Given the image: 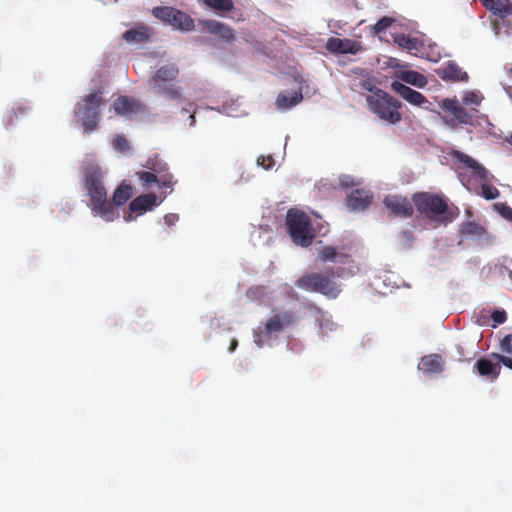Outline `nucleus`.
<instances>
[{
    "mask_svg": "<svg viewBox=\"0 0 512 512\" xmlns=\"http://www.w3.org/2000/svg\"><path fill=\"white\" fill-rule=\"evenodd\" d=\"M489 178L486 181H481V193L480 195L486 200H494L499 197V190L488 183Z\"/></svg>",
    "mask_w": 512,
    "mask_h": 512,
    "instance_id": "2f4dec72",
    "label": "nucleus"
},
{
    "mask_svg": "<svg viewBox=\"0 0 512 512\" xmlns=\"http://www.w3.org/2000/svg\"><path fill=\"white\" fill-rule=\"evenodd\" d=\"M491 359L489 358H480L476 362V369L479 375L487 377L490 380H495L498 378L501 366L500 364H503L505 367L512 369V358L498 354V353H491L490 355Z\"/></svg>",
    "mask_w": 512,
    "mask_h": 512,
    "instance_id": "9d476101",
    "label": "nucleus"
},
{
    "mask_svg": "<svg viewBox=\"0 0 512 512\" xmlns=\"http://www.w3.org/2000/svg\"><path fill=\"white\" fill-rule=\"evenodd\" d=\"M203 2L217 12H229L234 8L232 0H203Z\"/></svg>",
    "mask_w": 512,
    "mask_h": 512,
    "instance_id": "7c9ffc66",
    "label": "nucleus"
},
{
    "mask_svg": "<svg viewBox=\"0 0 512 512\" xmlns=\"http://www.w3.org/2000/svg\"><path fill=\"white\" fill-rule=\"evenodd\" d=\"M298 321L299 316L296 311L274 310L263 328L258 327L254 330V342L258 347H263L266 337L278 336L284 330L295 326Z\"/></svg>",
    "mask_w": 512,
    "mask_h": 512,
    "instance_id": "20e7f679",
    "label": "nucleus"
},
{
    "mask_svg": "<svg viewBox=\"0 0 512 512\" xmlns=\"http://www.w3.org/2000/svg\"><path fill=\"white\" fill-rule=\"evenodd\" d=\"M495 210L506 220L512 222V208L506 203L495 204Z\"/></svg>",
    "mask_w": 512,
    "mask_h": 512,
    "instance_id": "c9c22d12",
    "label": "nucleus"
},
{
    "mask_svg": "<svg viewBox=\"0 0 512 512\" xmlns=\"http://www.w3.org/2000/svg\"><path fill=\"white\" fill-rule=\"evenodd\" d=\"M500 348L503 352H506L508 354H512V334L506 335L501 341H500Z\"/></svg>",
    "mask_w": 512,
    "mask_h": 512,
    "instance_id": "4c0bfd02",
    "label": "nucleus"
},
{
    "mask_svg": "<svg viewBox=\"0 0 512 512\" xmlns=\"http://www.w3.org/2000/svg\"><path fill=\"white\" fill-rule=\"evenodd\" d=\"M442 108L451 113V115L460 124L474 125L475 117L466 108H464L456 99H444Z\"/></svg>",
    "mask_w": 512,
    "mask_h": 512,
    "instance_id": "4468645a",
    "label": "nucleus"
},
{
    "mask_svg": "<svg viewBox=\"0 0 512 512\" xmlns=\"http://www.w3.org/2000/svg\"><path fill=\"white\" fill-rule=\"evenodd\" d=\"M417 211L432 220H451L448 217V200L443 194L418 192L412 197Z\"/></svg>",
    "mask_w": 512,
    "mask_h": 512,
    "instance_id": "0eeeda50",
    "label": "nucleus"
},
{
    "mask_svg": "<svg viewBox=\"0 0 512 512\" xmlns=\"http://www.w3.org/2000/svg\"><path fill=\"white\" fill-rule=\"evenodd\" d=\"M511 74H512V69L510 70Z\"/></svg>",
    "mask_w": 512,
    "mask_h": 512,
    "instance_id": "3c124183",
    "label": "nucleus"
},
{
    "mask_svg": "<svg viewBox=\"0 0 512 512\" xmlns=\"http://www.w3.org/2000/svg\"><path fill=\"white\" fill-rule=\"evenodd\" d=\"M481 4L501 19L512 16V0H480Z\"/></svg>",
    "mask_w": 512,
    "mask_h": 512,
    "instance_id": "412c9836",
    "label": "nucleus"
},
{
    "mask_svg": "<svg viewBox=\"0 0 512 512\" xmlns=\"http://www.w3.org/2000/svg\"><path fill=\"white\" fill-rule=\"evenodd\" d=\"M437 75L445 81H468V74L458 64L449 61L444 67L436 70Z\"/></svg>",
    "mask_w": 512,
    "mask_h": 512,
    "instance_id": "4be33fe9",
    "label": "nucleus"
},
{
    "mask_svg": "<svg viewBox=\"0 0 512 512\" xmlns=\"http://www.w3.org/2000/svg\"><path fill=\"white\" fill-rule=\"evenodd\" d=\"M402 237L405 239V240H412L413 239V233L409 230L407 231H403L402 232Z\"/></svg>",
    "mask_w": 512,
    "mask_h": 512,
    "instance_id": "37998d69",
    "label": "nucleus"
},
{
    "mask_svg": "<svg viewBox=\"0 0 512 512\" xmlns=\"http://www.w3.org/2000/svg\"><path fill=\"white\" fill-rule=\"evenodd\" d=\"M358 87L363 89V90H366V91H369L371 92L372 94H374L375 90L378 89L374 84H373V81L371 79H361L358 83Z\"/></svg>",
    "mask_w": 512,
    "mask_h": 512,
    "instance_id": "58836bf2",
    "label": "nucleus"
},
{
    "mask_svg": "<svg viewBox=\"0 0 512 512\" xmlns=\"http://www.w3.org/2000/svg\"><path fill=\"white\" fill-rule=\"evenodd\" d=\"M461 236L472 239L481 247L492 245L495 237L487 230L484 225L475 221H465L459 228Z\"/></svg>",
    "mask_w": 512,
    "mask_h": 512,
    "instance_id": "9b49d317",
    "label": "nucleus"
},
{
    "mask_svg": "<svg viewBox=\"0 0 512 512\" xmlns=\"http://www.w3.org/2000/svg\"><path fill=\"white\" fill-rule=\"evenodd\" d=\"M396 77L400 81L413 85L418 88H423L427 85V78L414 70H400L396 72Z\"/></svg>",
    "mask_w": 512,
    "mask_h": 512,
    "instance_id": "a878e982",
    "label": "nucleus"
},
{
    "mask_svg": "<svg viewBox=\"0 0 512 512\" xmlns=\"http://www.w3.org/2000/svg\"><path fill=\"white\" fill-rule=\"evenodd\" d=\"M391 89L412 105L421 107L428 103V100L422 93L413 90L400 81H393L391 83Z\"/></svg>",
    "mask_w": 512,
    "mask_h": 512,
    "instance_id": "a211bd4d",
    "label": "nucleus"
},
{
    "mask_svg": "<svg viewBox=\"0 0 512 512\" xmlns=\"http://www.w3.org/2000/svg\"><path fill=\"white\" fill-rule=\"evenodd\" d=\"M136 176L138 177L144 188H150L152 185L155 184L160 188V177L157 176L156 173H153L149 170L138 171L136 172Z\"/></svg>",
    "mask_w": 512,
    "mask_h": 512,
    "instance_id": "c756f323",
    "label": "nucleus"
},
{
    "mask_svg": "<svg viewBox=\"0 0 512 512\" xmlns=\"http://www.w3.org/2000/svg\"><path fill=\"white\" fill-rule=\"evenodd\" d=\"M452 156L453 159L462 164L464 168L470 169L473 176L477 177L480 181H486L489 178L490 174L488 170L469 155L455 150Z\"/></svg>",
    "mask_w": 512,
    "mask_h": 512,
    "instance_id": "2eb2a0df",
    "label": "nucleus"
},
{
    "mask_svg": "<svg viewBox=\"0 0 512 512\" xmlns=\"http://www.w3.org/2000/svg\"><path fill=\"white\" fill-rule=\"evenodd\" d=\"M237 344H238V343H237V341H236V340H232L231 345H230V348H229L230 352H233V351L236 349Z\"/></svg>",
    "mask_w": 512,
    "mask_h": 512,
    "instance_id": "49530a36",
    "label": "nucleus"
},
{
    "mask_svg": "<svg viewBox=\"0 0 512 512\" xmlns=\"http://www.w3.org/2000/svg\"><path fill=\"white\" fill-rule=\"evenodd\" d=\"M286 226L292 241L301 247L312 244L315 234L310 217L298 209H289L286 215Z\"/></svg>",
    "mask_w": 512,
    "mask_h": 512,
    "instance_id": "423d86ee",
    "label": "nucleus"
},
{
    "mask_svg": "<svg viewBox=\"0 0 512 512\" xmlns=\"http://www.w3.org/2000/svg\"><path fill=\"white\" fill-rule=\"evenodd\" d=\"M132 195V185L128 181L124 180L114 191L111 203L113 204V207L124 205Z\"/></svg>",
    "mask_w": 512,
    "mask_h": 512,
    "instance_id": "c85d7f7f",
    "label": "nucleus"
},
{
    "mask_svg": "<svg viewBox=\"0 0 512 512\" xmlns=\"http://www.w3.org/2000/svg\"><path fill=\"white\" fill-rule=\"evenodd\" d=\"M345 269L327 268L325 274L320 272L305 274L300 277L295 285L308 292L320 293L328 298H336L340 293L339 285L333 280L336 277H342Z\"/></svg>",
    "mask_w": 512,
    "mask_h": 512,
    "instance_id": "f03ea898",
    "label": "nucleus"
},
{
    "mask_svg": "<svg viewBox=\"0 0 512 512\" xmlns=\"http://www.w3.org/2000/svg\"><path fill=\"white\" fill-rule=\"evenodd\" d=\"M339 181H340L341 186L345 187V188L352 187V186L356 185V183L354 182V179L349 175H342L339 178Z\"/></svg>",
    "mask_w": 512,
    "mask_h": 512,
    "instance_id": "a19ab883",
    "label": "nucleus"
},
{
    "mask_svg": "<svg viewBox=\"0 0 512 512\" xmlns=\"http://www.w3.org/2000/svg\"><path fill=\"white\" fill-rule=\"evenodd\" d=\"M84 183L90 197L88 206L93 215L100 216L106 222L113 221L117 216V211L107 199L101 171L98 168H89L85 173Z\"/></svg>",
    "mask_w": 512,
    "mask_h": 512,
    "instance_id": "f257e3e1",
    "label": "nucleus"
},
{
    "mask_svg": "<svg viewBox=\"0 0 512 512\" xmlns=\"http://www.w3.org/2000/svg\"><path fill=\"white\" fill-rule=\"evenodd\" d=\"M474 98H475V95H474V94H471V96H467V97H465L464 101H465V103H469V102H471V103H472V102H476Z\"/></svg>",
    "mask_w": 512,
    "mask_h": 512,
    "instance_id": "a18cd8bd",
    "label": "nucleus"
},
{
    "mask_svg": "<svg viewBox=\"0 0 512 512\" xmlns=\"http://www.w3.org/2000/svg\"><path fill=\"white\" fill-rule=\"evenodd\" d=\"M103 103L102 91L90 93L77 103L75 115L79 118L85 133L94 131L100 121V106Z\"/></svg>",
    "mask_w": 512,
    "mask_h": 512,
    "instance_id": "6e6552de",
    "label": "nucleus"
},
{
    "mask_svg": "<svg viewBox=\"0 0 512 512\" xmlns=\"http://www.w3.org/2000/svg\"><path fill=\"white\" fill-rule=\"evenodd\" d=\"M115 112L119 115L131 116L133 114H140L145 111V105L140 101L128 97L119 96L113 103Z\"/></svg>",
    "mask_w": 512,
    "mask_h": 512,
    "instance_id": "f3484780",
    "label": "nucleus"
},
{
    "mask_svg": "<svg viewBox=\"0 0 512 512\" xmlns=\"http://www.w3.org/2000/svg\"><path fill=\"white\" fill-rule=\"evenodd\" d=\"M372 201V194L368 190L355 189L347 197V207L351 211L366 209Z\"/></svg>",
    "mask_w": 512,
    "mask_h": 512,
    "instance_id": "aec40b11",
    "label": "nucleus"
},
{
    "mask_svg": "<svg viewBox=\"0 0 512 512\" xmlns=\"http://www.w3.org/2000/svg\"><path fill=\"white\" fill-rule=\"evenodd\" d=\"M206 29L223 40L230 41L234 38V30L228 25L216 20L205 21Z\"/></svg>",
    "mask_w": 512,
    "mask_h": 512,
    "instance_id": "bb28decb",
    "label": "nucleus"
},
{
    "mask_svg": "<svg viewBox=\"0 0 512 512\" xmlns=\"http://www.w3.org/2000/svg\"><path fill=\"white\" fill-rule=\"evenodd\" d=\"M180 74L178 66L168 63L159 67L149 79L153 91L171 101L181 102L183 100L182 88L174 83Z\"/></svg>",
    "mask_w": 512,
    "mask_h": 512,
    "instance_id": "7ed1b4c3",
    "label": "nucleus"
},
{
    "mask_svg": "<svg viewBox=\"0 0 512 512\" xmlns=\"http://www.w3.org/2000/svg\"><path fill=\"white\" fill-rule=\"evenodd\" d=\"M113 145L114 148L120 152H126L130 149L129 142L123 135H116Z\"/></svg>",
    "mask_w": 512,
    "mask_h": 512,
    "instance_id": "f704fd0d",
    "label": "nucleus"
},
{
    "mask_svg": "<svg viewBox=\"0 0 512 512\" xmlns=\"http://www.w3.org/2000/svg\"><path fill=\"white\" fill-rule=\"evenodd\" d=\"M492 320L497 324H502L507 319V314L504 310H496L491 315Z\"/></svg>",
    "mask_w": 512,
    "mask_h": 512,
    "instance_id": "ea45409f",
    "label": "nucleus"
},
{
    "mask_svg": "<svg viewBox=\"0 0 512 512\" xmlns=\"http://www.w3.org/2000/svg\"><path fill=\"white\" fill-rule=\"evenodd\" d=\"M507 141L512 146V135L507 139Z\"/></svg>",
    "mask_w": 512,
    "mask_h": 512,
    "instance_id": "8fccbe9b",
    "label": "nucleus"
},
{
    "mask_svg": "<svg viewBox=\"0 0 512 512\" xmlns=\"http://www.w3.org/2000/svg\"><path fill=\"white\" fill-rule=\"evenodd\" d=\"M369 110L381 120L389 124H397L402 120L401 102L382 89H376L374 94L366 97Z\"/></svg>",
    "mask_w": 512,
    "mask_h": 512,
    "instance_id": "39448f33",
    "label": "nucleus"
},
{
    "mask_svg": "<svg viewBox=\"0 0 512 512\" xmlns=\"http://www.w3.org/2000/svg\"><path fill=\"white\" fill-rule=\"evenodd\" d=\"M395 42L407 50L417 49L418 40L404 34L395 37Z\"/></svg>",
    "mask_w": 512,
    "mask_h": 512,
    "instance_id": "473e14b6",
    "label": "nucleus"
},
{
    "mask_svg": "<svg viewBox=\"0 0 512 512\" xmlns=\"http://www.w3.org/2000/svg\"><path fill=\"white\" fill-rule=\"evenodd\" d=\"M143 167L160 177V189H169V193L173 191L176 180L173 174L169 172L167 163L159 155L149 157Z\"/></svg>",
    "mask_w": 512,
    "mask_h": 512,
    "instance_id": "f8f14e48",
    "label": "nucleus"
},
{
    "mask_svg": "<svg viewBox=\"0 0 512 512\" xmlns=\"http://www.w3.org/2000/svg\"><path fill=\"white\" fill-rule=\"evenodd\" d=\"M174 218H176V216H175V215H168V216H166V217H165V219H166L168 222L173 221V219H174Z\"/></svg>",
    "mask_w": 512,
    "mask_h": 512,
    "instance_id": "de8ad7c7",
    "label": "nucleus"
},
{
    "mask_svg": "<svg viewBox=\"0 0 512 512\" xmlns=\"http://www.w3.org/2000/svg\"><path fill=\"white\" fill-rule=\"evenodd\" d=\"M302 99L303 95L301 90L294 92L291 95L281 92L277 96L275 105L278 110H287L299 104Z\"/></svg>",
    "mask_w": 512,
    "mask_h": 512,
    "instance_id": "cd10ccee",
    "label": "nucleus"
},
{
    "mask_svg": "<svg viewBox=\"0 0 512 512\" xmlns=\"http://www.w3.org/2000/svg\"><path fill=\"white\" fill-rule=\"evenodd\" d=\"M394 22L393 18H390L388 16L382 17L377 23L374 25V31L376 34L385 32Z\"/></svg>",
    "mask_w": 512,
    "mask_h": 512,
    "instance_id": "72a5a7b5",
    "label": "nucleus"
},
{
    "mask_svg": "<svg viewBox=\"0 0 512 512\" xmlns=\"http://www.w3.org/2000/svg\"><path fill=\"white\" fill-rule=\"evenodd\" d=\"M153 29L137 23L131 29L122 34V39L129 44H145L151 40Z\"/></svg>",
    "mask_w": 512,
    "mask_h": 512,
    "instance_id": "6ab92c4d",
    "label": "nucleus"
},
{
    "mask_svg": "<svg viewBox=\"0 0 512 512\" xmlns=\"http://www.w3.org/2000/svg\"><path fill=\"white\" fill-rule=\"evenodd\" d=\"M319 261L320 262H335L342 265L348 264L351 261L350 255L346 253L339 252L333 246H325L321 249L319 253Z\"/></svg>",
    "mask_w": 512,
    "mask_h": 512,
    "instance_id": "393cba45",
    "label": "nucleus"
},
{
    "mask_svg": "<svg viewBox=\"0 0 512 512\" xmlns=\"http://www.w3.org/2000/svg\"><path fill=\"white\" fill-rule=\"evenodd\" d=\"M156 205V195L153 193H148L134 198L129 204V209L131 212L142 214L145 213L146 211L151 210Z\"/></svg>",
    "mask_w": 512,
    "mask_h": 512,
    "instance_id": "b1692460",
    "label": "nucleus"
},
{
    "mask_svg": "<svg viewBox=\"0 0 512 512\" xmlns=\"http://www.w3.org/2000/svg\"><path fill=\"white\" fill-rule=\"evenodd\" d=\"M262 290V287H255V288H251L249 291H248V294L249 295H255L257 292H260Z\"/></svg>",
    "mask_w": 512,
    "mask_h": 512,
    "instance_id": "c03bdc74",
    "label": "nucleus"
},
{
    "mask_svg": "<svg viewBox=\"0 0 512 512\" xmlns=\"http://www.w3.org/2000/svg\"><path fill=\"white\" fill-rule=\"evenodd\" d=\"M443 364L439 354H429L421 358L418 369L424 374H439L444 370Z\"/></svg>",
    "mask_w": 512,
    "mask_h": 512,
    "instance_id": "5701e85b",
    "label": "nucleus"
},
{
    "mask_svg": "<svg viewBox=\"0 0 512 512\" xmlns=\"http://www.w3.org/2000/svg\"><path fill=\"white\" fill-rule=\"evenodd\" d=\"M189 118H190V120H191V124H190V125H191V126H192V125H194V123H195V116H194V114H191V115L189 116Z\"/></svg>",
    "mask_w": 512,
    "mask_h": 512,
    "instance_id": "09e8293b",
    "label": "nucleus"
},
{
    "mask_svg": "<svg viewBox=\"0 0 512 512\" xmlns=\"http://www.w3.org/2000/svg\"><path fill=\"white\" fill-rule=\"evenodd\" d=\"M152 15L160 21L176 29L190 31L194 28V20L186 13L169 6H158L152 9Z\"/></svg>",
    "mask_w": 512,
    "mask_h": 512,
    "instance_id": "1a4fd4ad",
    "label": "nucleus"
},
{
    "mask_svg": "<svg viewBox=\"0 0 512 512\" xmlns=\"http://www.w3.org/2000/svg\"><path fill=\"white\" fill-rule=\"evenodd\" d=\"M258 165L262 166L265 170H269L273 168L275 165V160L271 155L268 156H260L257 159Z\"/></svg>",
    "mask_w": 512,
    "mask_h": 512,
    "instance_id": "e433bc0d",
    "label": "nucleus"
},
{
    "mask_svg": "<svg viewBox=\"0 0 512 512\" xmlns=\"http://www.w3.org/2000/svg\"><path fill=\"white\" fill-rule=\"evenodd\" d=\"M326 49L335 54H356L361 50V45L351 39L330 37L325 45Z\"/></svg>",
    "mask_w": 512,
    "mask_h": 512,
    "instance_id": "dca6fc26",
    "label": "nucleus"
},
{
    "mask_svg": "<svg viewBox=\"0 0 512 512\" xmlns=\"http://www.w3.org/2000/svg\"><path fill=\"white\" fill-rule=\"evenodd\" d=\"M457 352H458V355H459V359L460 360H463V361H470L474 358V353L470 354V355H466L464 353V350H463V347L461 345H458L457 346Z\"/></svg>",
    "mask_w": 512,
    "mask_h": 512,
    "instance_id": "79ce46f5",
    "label": "nucleus"
},
{
    "mask_svg": "<svg viewBox=\"0 0 512 512\" xmlns=\"http://www.w3.org/2000/svg\"><path fill=\"white\" fill-rule=\"evenodd\" d=\"M383 203L394 216L407 218L413 215V205L406 197L388 195L384 198Z\"/></svg>",
    "mask_w": 512,
    "mask_h": 512,
    "instance_id": "ddd939ff",
    "label": "nucleus"
}]
</instances>
